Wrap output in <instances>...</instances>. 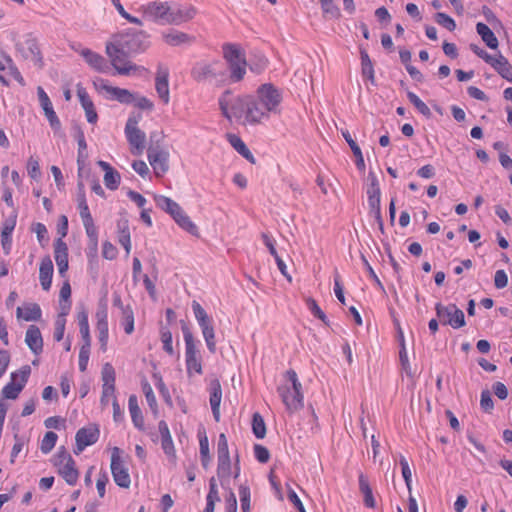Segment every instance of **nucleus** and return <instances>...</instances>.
I'll use <instances>...</instances> for the list:
<instances>
[{
	"label": "nucleus",
	"instance_id": "f257e3e1",
	"mask_svg": "<svg viewBox=\"0 0 512 512\" xmlns=\"http://www.w3.org/2000/svg\"><path fill=\"white\" fill-rule=\"evenodd\" d=\"M149 45V35L146 32L128 29L113 36L112 41L106 44V54L117 74L129 76L146 71L144 67L129 61L128 57L144 52Z\"/></svg>",
	"mask_w": 512,
	"mask_h": 512
},
{
	"label": "nucleus",
	"instance_id": "f03ea898",
	"mask_svg": "<svg viewBox=\"0 0 512 512\" xmlns=\"http://www.w3.org/2000/svg\"><path fill=\"white\" fill-rule=\"evenodd\" d=\"M285 378L287 383L278 387V393L287 410L295 412L304 406L302 384L297 373L292 369L286 371Z\"/></svg>",
	"mask_w": 512,
	"mask_h": 512
},
{
	"label": "nucleus",
	"instance_id": "7ed1b4c3",
	"mask_svg": "<svg viewBox=\"0 0 512 512\" xmlns=\"http://www.w3.org/2000/svg\"><path fill=\"white\" fill-rule=\"evenodd\" d=\"M218 104L222 115L226 119H244V122L246 123L249 95L233 96L231 90H225L219 97Z\"/></svg>",
	"mask_w": 512,
	"mask_h": 512
},
{
	"label": "nucleus",
	"instance_id": "20e7f679",
	"mask_svg": "<svg viewBox=\"0 0 512 512\" xmlns=\"http://www.w3.org/2000/svg\"><path fill=\"white\" fill-rule=\"evenodd\" d=\"M191 76L197 82L222 85L227 80V69L220 61L198 62L191 69Z\"/></svg>",
	"mask_w": 512,
	"mask_h": 512
},
{
	"label": "nucleus",
	"instance_id": "39448f33",
	"mask_svg": "<svg viewBox=\"0 0 512 512\" xmlns=\"http://www.w3.org/2000/svg\"><path fill=\"white\" fill-rule=\"evenodd\" d=\"M142 119L141 113H132L125 125V136L129 145L131 146V152L134 155H140L145 149V133L138 128V123Z\"/></svg>",
	"mask_w": 512,
	"mask_h": 512
},
{
	"label": "nucleus",
	"instance_id": "423d86ee",
	"mask_svg": "<svg viewBox=\"0 0 512 512\" xmlns=\"http://www.w3.org/2000/svg\"><path fill=\"white\" fill-rule=\"evenodd\" d=\"M192 310L194 316L198 322L199 327L201 328L202 335L205 339L208 350L211 353L216 352V341H215V332L213 327V320L204 308L197 301L192 302Z\"/></svg>",
	"mask_w": 512,
	"mask_h": 512
},
{
	"label": "nucleus",
	"instance_id": "0eeeda50",
	"mask_svg": "<svg viewBox=\"0 0 512 512\" xmlns=\"http://www.w3.org/2000/svg\"><path fill=\"white\" fill-rule=\"evenodd\" d=\"M435 311L443 325H449L454 329H459L466 324L464 312L453 303L446 306L440 302L436 303Z\"/></svg>",
	"mask_w": 512,
	"mask_h": 512
},
{
	"label": "nucleus",
	"instance_id": "6e6552de",
	"mask_svg": "<svg viewBox=\"0 0 512 512\" xmlns=\"http://www.w3.org/2000/svg\"><path fill=\"white\" fill-rule=\"evenodd\" d=\"M30 373L31 368L28 365L23 366L18 373H12L11 382L6 384L1 391V399L3 401L4 399H16L27 383Z\"/></svg>",
	"mask_w": 512,
	"mask_h": 512
},
{
	"label": "nucleus",
	"instance_id": "1a4fd4ad",
	"mask_svg": "<svg viewBox=\"0 0 512 512\" xmlns=\"http://www.w3.org/2000/svg\"><path fill=\"white\" fill-rule=\"evenodd\" d=\"M271 113H278V107L282 101V94L271 83L262 84L257 89L256 97Z\"/></svg>",
	"mask_w": 512,
	"mask_h": 512
},
{
	"label": "nucleus",
	"instance_id": "9d476101",
	"mask_svg": "<svg viewBox=\"0 0 512 512\" xmlns=\"http://www.w3.org/2000/svg\"><path fill=\"white\" fill-rule=\"evenodd\" d=\"M121 450L118 447H114L111 453V473L114 482L121 488H129L131 484L130 475L128 469L125 467L121 456Z\"/></svg>",
	"mask_w": 512,
	"mask_h": 512
},
{
	"label": "nucleus",
	"instance_id": "9b49d317",
	"mask_svg": "<svg viewBox=\"0 0 512 512\" xmlns=\"http://www.w3.org/2000/svg\"><path fill=\"white\" fill-rule=\"evenodd\" d=\"M147 156L157 177L163 176L169 169V153L161 145H149Z\"/></svg>",
	"mask_w": 512,
	"mask_h": 512
},
{
	"label": "nucleus",
	"instance_id": "f8f14e48",
	"mask_svg": "<svg viewBox=\"0 0 512 512\" xmlns=\"http://www.w3.org/2000/svg\"><path fill=\"white\" fill-rule=\"evenodd\" d=\"M144 16L160 24H169L170 4L153 1L141 7Z\"/></svg>",
	"mask_w": 512,
	"mask_h": 512
},
{
	"label": "nucleus",
	"instance_id": "ddd939ff",
	"mask_svg": "<svg viewBox=\"0 0 512 512\" xmlns=\"http://www.w3.org/2000/svg\"><path fill=\"white\" fill-rule=\"evenodd\" d=\"M100 435V430L97 425L80 428L75 436L76 446L74 449L75 454H80L87 446L95 444Z\"/></svg>",
	"mask_w": 512,
	"mask_h": 512
},
{
	"label": "nucleus",
	"instance_id": "4468645a",
	"mask_svg": "<svg viewBox=\"0 0 512 512\" xmlns=\"http://www.w3.org/2000/svg\"><path fill=\"white\" fill-rule=\"evenodd\" d=\"M95 86L105 91L108 97L113 100H117L122 104H132L135 100V94L128 89L111 86L104 79H99L95 82Z\"/></svg>",
	"mask_w": 512,
	"mask_h": 512
},
{
	"label": "nucleus",
	"instance_id": "2eb2a0df",
	"mask_svg": "<svg viewBox=\"0 0 512 512\" xmlns=\"http://www.w3.org/2000/svg\"><path fill=\"white\" fill-rule=\"evenodd\" d=\"M16 48L24 59L42 64V57L36 39L27 37L24 41L18 42Z\"/></svg>",
	"mask_w": 512,
	"mask_h": 512
},
{
	"label": "nucleus",
	"instance_id": "dca6fc26",
	"mask_svg": "<svg viewBox=\"0 0 512 512\" xmlns=\"http://www.w3.org/2000/svg\"><path fill=\"white\" fill-rule=\"evenodd\" d=\"M270 111L266 110V107L254 96L249 95V106L246 115V123L255 125L267 119Z\"/></svg>",
	"mask_w": 512,
	"mask_h": 512
},
{
	"label": "nucleus",
	"instance_id": "f3484780",
	"mask_svg": "<svg viewBox=\"0 0 512 512\" xmlns=\"http://www.w3.org/2000/svg\"><path fill=\"white\" fill-rule=\"evenodd\" d=\"M37 94H38L40 105H41L42 109L44 110V114L47 117L51 128L54 131L60 130L61 122L53 109L52 103H51L48 95L46 94L44 89L40 86L37 88Z\"/></svg>",
	"mask_w": 512,
	"mask_h": 512
},
{
	"label": "nucleus",
	"instance_id": "a211bd4d",
	"mask_svg": "<svg viewBox=\"0 0 512 512\" xmlns=\"http://www.w3.org/2000/svg\"><path fill=\"white\" fill-rule=\"evenodd\" d=\"M196 10L191 5H170L169 24L179 25L194 18Z\"/></svg>",
	"mask_w": 512,
	"mask_h": 512
},
{
	"label": "nucleus",
	"instance_id": "6ab92c4d",
	"mask_svg": "<svg viewBox=\"0 0 512 512\" xmlns=\"http://www.w3.org/2000/svg\"><path fill=\"white\" fill-rule=\"evenodd\" d=\"M17 214L14 212L10 217L4 220L1 227V246L3 252L8 255L12 248V233L16 226Z\"/></svg>",
	"mask_w": 512,
	"mask_h": 512
},
{
	"label": "nucleus",
	"instance_id": "aec40b11",
	"mask_svg": "<svg viewBox=\"0 0 512 512\" xmlns=\"http://www.w3.org/2000/svg\"><path fill=\"white\" fill-rule=\"evenodd\" d=\"M54 257L58 266L59 274L63 277L68 270V247L66 243L58 238L54 242Z\"/></svg>",
	"mask_w": 512,
	"mask_h": 512
},
{
	"label": "nucleus",
	"instance_id": "412c9836",
	"mask_svg": "<svg viewBox=\"0 0 512 512\" xmlns=\"http://www.w3.org/2000/svg\"><path fill=\"white\" fill-rule=\"evenodd\" d=\"M169 71L167 68L159 66L156 79H155V88L156 91L161 98V100L167 104L169 102Z\"/></svg>",
	"mask_w": 512,
	"mask_h": 512
},
{
	"label": "nucleus",
	"instance_id": "4be33fe9",
	"mask_svg": "<svg viewBox=\"0 0 512 512\" xmlns=\"http://www.w3.org/2000/svg\"><path fill=\"white\" fill-rule=\"evenodd\" d=\"M25 342L29 349L36 355L43 350V339L40 329L35 325H30L26 331Z\"/></svg>",
	"mask_w": 512,
	"mask_h": 512
},
{
	"label": "nucleus",
	"instance_id": "5701e85b",
	"mask_svg": "<svg viewBox=\"0 0 512 512\" xmlns=\"http://www.w3.org/2000/svg\"><path fill=\"white\" fill-rule=\"evenodd\" d=\"M77 95L80 100L81 106L85 110L87 121L92 124L96 123L98 120V115L86 89L78 86Z\"/></svg>",
	"mask_w": 512,
	"mask_h": 512
},
{
	"label": "nucleus",
	"instance_id": "b1692460",
	"mask_svg": "<svg viewBox=\"0 0 512 512\" xmlns=\"http://www.w3.org/2000/svg\"><path fill=\"white\" fill-rule=\"evenodd\" d=\"M222 399V389L218 380H213L210 384V406L216 422L220 421V404Z\"/></svg>",
	"mask_w": 512,
	"mask_h": 512
},
{
	"label": "nucleus",
	"instance_id": "393cba45",
	"mask_svg": "<svg viewBox=\"0 0 512 512\" xmlns=\"http://www.w3.org/2000/svg\"><path fill=\"white\" fill-rule=\"evenodd\" d=\"M216 472L222 488H226V486L229 485V478L232 474V463L230 456L217 458Z\"/></svg>",
	"mask_w": 512,
	"mask_h": 512
},
{
	"label": "nucleus",
	"instance_id": "a878e982",
	"mask_svg": "<svg viewBox=\"0 0 512 512\" xmlns=\"http://www.w3.org/2000/svg\"><path fill=\"white\" fill-rule=\"evenodd\" d=\"M53 276V263L49 256L42 259L39 268V280L42 288L48 291L51 287Z\"/></svg>",
	"mask_w": 512,
	"mask_h": 512
},
{
	"label": "nucleus",
	"instance_id": "bb28decb",
	"mask_svg": "<svg viewBox=\"0 0 512 512\" xmlns=\"http://www.w3.org/2000/svg\"><path fill=\"white\" fill-rule=\"evenodd\" d=\"M80 54L93 69H95L99 72L107 71V69H108L107 61L100 54H98L90 49H83Z\"/></svg>",
	"mask_w": 512,
	"mask_h": 512
},
{
	"label": "nucleus",
	"instance_id": "cd10ccee",
	"mask_svg": "<svg viewBox=\"0 0 512 512\" xmlns=\"http://www.w3.org/2000/svg\"><path fill=\"white\" fill-rule=\"evenodd\" d=\"M59 475L66 481L68 485H75L79 478V472L76 468L75 460L65 463L57 467Z\"/></svg>",
	"mask_w": 512,
	"mask_h": 512
},
{
	"label": "nucleus",
	"instance_id": "c85d7f7f",
	"mask_svg": "<svg viewBox=\"0 0 512 512\" xmlns=\"http://www.w3.org/2000/svg\"><path fill=\"white\" fill-rule=\"evenodd\" d=\"M16 315L18 319L22 318L25 321H38L41 318L42 311L37 303H29L23 308L17 307Z\"/></svg>",
	"mask_w": 512,
	"mask_h": 512
},
{
	"label": "nucleus",
	"instance_id": "c756f323",
	"mask_svg": "<svg viewBox=\"0 0 512 512\" xmlns=\"http://www.w3.org/2000/svg\"><path fill=\"white\" fill-rule=\"evenodd\" d=\"M181 329L185 341V358L200 355V352L196 346L195 338L190 328L184 321H181Z\"/></svg>",
	"mask_w": 512,
	"mask_h": 512
},
{
	"label": "nucleus",
	"instance_id": "7c9ffc66",
	"mask_svg": "<svg viewBox=\"0 0 512 512\" xmlns=\"http://www.w3.org/2000/svg\"><path fill=\"white\" fill-rule=\"evenodd\" d=\"M490 65L502 78L512 83V66L503 55L500 54L498 57H494Z\"/></svg>",
	"mask_w": 512,
	"mask_h": 512
},
{
	"label": "nucleus",
	"instance_id": "2f4dec72",
	"mask_svg": "<svg viewBox=\"0 0 512 512\" xmlns=\"http://www.w3.org/2000/svg\"><path fill=\"white\" fill-rule=\"evenodd\" d=\"M128 406L134 426L139 430H144V417L138 405V399L136 395L129 396Z\"/></svg>",
	"mask_w": 512,
	"mask_h": 512
},
{
	"label": "nucleus",
	"instance_id": "473e14b6",
	"mask_svg": "<svg viewBox=\"0 0 512 512\" xmlns=\"http://www.w3.org/2000/svg\"><path fill=\"white\" fill-rule=\"evenodd\" d=\"M228 141L230 145L246 160L250 163H255V158L246 144L242 141L240 137L235 134L228 135Z\"/></svg>",
	"mask_w": 512,
	"mask_h": 512
},
{
	"label": "nucleus",
	"instance_id": "72a5a7b5",
	"mask_svg": "<svg viewBox=\"0 0 512 512\" xmlns=\"http://www.w3.org/2000/svg\"><path fill=\"white\" fill-rule=\"evenodd\" d=\"M359 490L363 495L364 504L368 508H375L376 501L373 496L369 481L363 474L359 475Z\"/></svg>",
	"mask_w": 512,
	"mask_h": 512
},
{
	"label": "nucleus",
	"instance_id": "f704fd0d",
	"mask_svg": "<svg viewBox=\"0 0 512 512\" xmlns=\"http://www.w3.org/2000/svg\"><path fill=\"white\" fill-rule=\"evenodd\" d=\"M476 31L490 49H496L498 47L499 43L497 37L486 24L482 22L477 23Z\"/></svg>",
	"mask_w": 512,
	"mask_h": 512
},
{
	"label": "nucleus",
	"instance_id": "c9c22d12",
	"mask_svg": "<svg viewBox=\"0 0 512 512\" xmlns=\"http://www.w3.org/2000/svg\"><path fill=\"white\" fill-rule=\"evenodd\" d=\"M246 59H241L240 61H232L228 63V68L230 70L229 78L231 82L236 83L241 81L246 74Z\"/></svg>",
	"mask_w": 512,
	"mask_h": 512
},
{
	"label": "nucleus",
	"instance_id": "e433bc0d",
	"mask_svg": "<svg viewBox=\"0 0 512 512\" xmlns=\"http://www.w3.org/2000/svg\"><path fill=\"white\" fill-rule=\"evenodd\" d=\"M220 500L215 477L209 480V492L206 497V507L203 512H214L215 503Z\"/></svg>",
	"mask_w": 512,
	"mask_h": 512
},
{
	"label": "nucleus",
	"instance_id": "4c0bfd02",
	"mask_svg": "<svg viewBox=\"0 0 512 512\" xmlns=\"http://www.w3.org/2000/svg\"><path fill=\"white\" fill-rule=\"evenodd\" d=\"M163 39L169 45L178 46V45H181V44H184V43L191 42L192 37L189 36L186 33L173 30V31H171L169 33H164L163 34Z\"/></svg>",
	"mask_w": 512,
	"mask_h": 512
},
{
	"label": "nucleus",
	"instance_id": "58836bf2",
	"mask_svg": "<svg viewBox=\"0 0 512 512\" xmlns=\"http://www.w3.org/2000/svg\"><path fill=\"white\" fill-rule=\"evenodd\" d=\"M222 49H223V57L227 61V63L232 62V61H240L241 59L245 58L240 47L236 44L225 43L223 45Z\"/></svg>",
	"mask_w": 512,
	"mask_h": 512
},
{
	"label": "nucleus",
	"instance_id": "ea45409f",
	"mask_svg": "<svg viewBox=\"0 0 512 512\" xmlns=\"http://www.w3.org/2000/svg\"><path fill=\"white\" fill-rule=\"evenodd\" d=\"M77 202L81 219H87L89 217H92L86 201L84 185L81 182L78 183Z\"/></svg>",
	"mask_w": 512,
	"mask_h": 512
},
{
	"label": "nucleus",
	"instance_id": "a19ab883",
	"mask_svg": "<svg viewBox=\"0 0 512 512\" xmlns=\"http://www.w3.org/2000/svg\"><path fill=\"white\" fill-rule=\"evenodd\" d=\"M121 325L126 334L130 335L134 331V312L130 305H126L121 312Z\"/></svg>",
	"mask_w": 512,
	"mask_h": 512
},
{
	"label": "nucleus",
	"instance_id": "79ce46f5",
	"mask_svg": "<svg viewBox=\"0 0 512 512\" xmlns=\"http://www.w3.org/2000/svg\"><path fill=\"white\" fill-rule=\"evenodd\" d=\"M239 497H240V504H241V511L242 512H250L251 510V491L248 484L242 483L239 485L238 488Z\"/></svg>",
	"mask_w": 512,
	"mask_h": 512
},
{
	"label": "nucleus",
	"instance_id": "37998d69",
	"mask_svg": "<svg viewBox=\"0 0 512 512\" xmlns=\"http://www.w3.org/2000/svg\"><path fill=\"white\" fill-rule=\"evenodd\" d=\"M360 59H361V69L364 77L373 80L374 79V68L372 61L367 53V51L363 48L360 49Z\"/></svg>",
	"mask_w": 512,
	"mask_h": 512
},
{
	"label": "nucleus",
	"instance_id": "c03bdc74",
	"mask_svg": "<svg viewBox=\"0 0 512 512\" xmlns=\"http://www.w3.org/2000/svg\"><path fill=\"white\" fill-rule=\"evenodd\" d=\"M407 98L423 116L426 118L432 116L430 108L414 92L408 91Z\"/></svg>",
	"mask_w": 512,
	"mask_h": 512
},
{
	"label": "nucleus",
	"instance_id": "a18cd8bd",
	"mask_svg": "<svg viewBox=\"0 0 512 512\" xmlns=\"http://www.w3.org/2000/svg\"><path fill=\"white\" fill-rule=\"evenodd\" d=\"M160 338H161V342L163 343V350L167 354L173 356L175 354V351H174V348L172 345L173 338H172V333L168 327L161 326Z\"/></svg>",
	"mask_w": 512,
	"mask_h": 512
},
{
	"label": "nucleus",
	"instance_id": "49530a36",
	"mask_svg": "<svg viewBox=\"0 0 512 512\" xmlns=\"http://www.w3.org/2000/svg\"><path fill=\"white\" fill-rule=\"evenodd\" d=\"M252 430L256 438L262 439L266 435V425L259 413H254L252 418Z\"/></svg>",
	"mask_w": 512,
	"mask_h": 512
},
{
	"label": "nucleus",
	"instance_id": "de8ad7c7",
	"mask_svg": "<svg viewBox=\"0 0 512 512\" xmlns=\"http://www.w3.org/2000/svg\"><path fill=\"white\" fill-rule=\"evenodd\" d=\"M182 229L187 231L193 236L198 235L197 226L191 221L190 217L183 212L178 218L174 220Z\"/></svg>",
	"mask_w": 512,
	"mask_h": 512
},
{
	"label": "nucleus",
	"instance_id": "09e8293b",
	"mask_svg": "<svg viewBox=\"0 0 512 512\" xmlns=\"http://www.w3.org/2000/svg\"><path fill=\"white\" fill-rule=\"evenodd\" d=\"M199 445H200L201 464L205 469H207L211 462V456H210V452H209L208 438L205 434L202 437H200Z\"/></svg>",
	"mask_w": 512,
	"mask_h": 512
},
{
	"label": "nucleus",
	"instance_id": "8fccbe9b",
	"mask_svg": "<svg viewBox=\"0 0 512 512\" xmlns=\"http://www.w3.org/2000/svg\"><path fill=\"white\" fill-rule=\"evenodd\" d=\"M75 138L78 143V159L77 162L79 165L83 162V159L87 156L84 151L87 148L84 132L78 128L75 134ZM79 175H81V166H79Z\"/></svg>",
	"mask_w": 512,
	"mask_h": 512
},
{
	"label": "nucleus",
	"instance_id": "3c124183",
	"mask_svg": "<svg viewBox=\"0 0 512 512\" xmlns=\"http://www.w3.org/2000/svg\"><path fill=\"white\" fill-rule=\"evenodd\" d=\"M325 17L339 18L340 9L334 4V0H319Z\"/></svg>",
	"mask_w": 512,
	"mask_h": 512
},
{
	"label": "nucleus",
	"instance_id": "603ef678",
	"mask_svg": "<svg viewBox=\"0 0 512 512\" xmlns=\"http://www.w3.org/2000/svg\"><path fill=\"white\" fill-rule=\"evenodd\" d=\"M185 362L188 376H191L193 372L199 375L203 373L200 355L187 357L185 358Z\"/></svg>",
	"mask_w": 512,
	"mask_h": 512
},
{
	"label": "nucleus",
	"instance_id": "864d4df0",
	"mask_svg": "<svg viewBox=\"0 0 512 512\" xmlns=\"http://www.w3.org/2000/svg\"><path fill=\"white\" fill-rule=\"evenodd\" d=\"M121 176L114 168L104 174V184L110 190H116L119 187Z\"/></svg>",
	"mask_w": 512,
	"mask_h": 512
},
{
	"label": "nucleus",
	"instance_id": "5fc2aeb1",
	"mask_svg": "<svg viewBox=\"0 0 512 512\" xmlns=\"http://www.w3.org/2000/svg\"><path fill=\"white\" fill-rule=\"evenodd\" d=\"M57 439L58 436L56 433L52 431L47 432L41 441L40 449L42 453L48 454L49 452H51L56 445Z\"/></svg>",
	"mask_w": 512,
	"mask_h": 512
},
{
	"label": "nucleus",
	"instance_id": "6e6d98bb",
	"mask_svg": "<svg viewBox=\"0 0 512 512\" xmlns=\"http://www.w3.org/2000/svg\"><path fill=\"white\" fill-rule=\"evenodd\" d=\"M4 60H5V69H8L9 71V74L19 83L21 84L22 86L25 85V81H24V78L23 76L21 75L20 71L18 70V68L16 67L14 61L12 60V58L8 55H5L4 56Z\"/></svg>",
	"mask_w": 512,
	"mask_h": 512
},
{
	"label": "nucleus",
	"instance_id": "4d7b16f0",
	"mask_svg": "<svg viewBox=\"0 0 512 512\" xmlns=\"http://www.w3.org/2000/svg\"><path fill=\"white\" fill-rule=\"evenodd\" d=\"M154 201L158 208L169 213L172 208H177V202L164 195H154Z\"/></svg>",
	"mask_w": 512,
	"mask_h": 512
},
{
	"label": "nucleus",
	"instance_id": "13d9d810",
	"mask_svg": "<svg viewBox=\"0 0 512 512\" xmlns=\"http://www.w3.org/2000/svg\"><path fill=\"white\" fill-rule=\"evenodd\" d=\"M96 329L98 332L100 348L102 351H106L109 337L108 323H97Z\"/></svg>",
	"mask_w": 512,
	"mask_h": 512
},
{
	"label": "nucleus",
	"instance_id": "bf43d9fd",
	"mask_svg": "<svg viewBox=\"0 0 512 512\" xmlns=\"http://www.w3.org/2000/svg\"><path fill=\"white\" fill-rule=\"evenodd\" d=\"M435 21L440 26L446 28L448 31H454L456 28L455 21L447 14L438 12L435 14Z\"/></svg>",
	"mask_w": 512,
	"mask_h": 512
},
{
	"label": "nucleus",
	"instance_id": "052dcab7",
	"mask_svg": "<svg viewBox=\"0 0 512 512\" xmlns=\"http://www.w3.org/2000/svg\"><path fill=\"white\" fill-rule=\"evenodd\" d=\"M227 491L225 495V512H237V498L233 490L226 486L224 488Z\"/></svg>",
	"mask_w": 512,
	"mask_h": 512
},
{
	"label": "nucleus",
	"instance_id": "680f3d73",
	"mask_svg": "<svg viewBox=\"0 0 512 512\" xmlns=\"http://www.w3.org/2000/svg\"><path fill=\"white\" fill-rule=\"evenodd\" d=\"M268 60L263 55L255 56L254 60H250L249 68L252 72L260 74L267 67Z\"/></svg>",
	"mask_w": 512,
	"mask_h": 512
},
{
	"label": "nucleus",
	"instance_id": "e2e57ef3",
	"mask_svg": "<svg viewBox=\"0 0 512 512\" xmlns=\"http://www.w3.org/2000/svg\"><path fill=\"white\" fill-rule=\"evenodd\" d=\"M399 463L402 470V476L404 478L405 484L408 490H411V482H412V472L409 466L407 459L404 456H400Z\"/></svg>",
	"mask_w": 512,
	"mask_h": 512
},
{
	"label": "nucleus",
	"instance_id": "0e129e2a",
	"mask_svg": "<svg viewBox=\"0 0 512 512\" xmlns=\"http://www.w3.org/2000/svg\"><path fill=\"white\" fill-rule=\"evenodd\" d=\"M103 385H115V371L110 363H106L102 368Z\"/></svg>",
	"mask_w": 512,
	"mask_h": 512
},
{
	"label": "nucleus",
	"instance_id": "69168bd1",
	"mask_svg": "<svg viewBox=\"0 0 512 512\" xmlns=\"http://www.w3.org/2000/svg\"><path fill=\"white\" fill-rule=\"evenodd\" d=\"M253 449L254 456L260 463H267L269 461L270 452L265 446L261 444H255Z\"/></svg>",
	"mask_w": 512,
	"mask_h": 512
},
{
	"label": "nucleus",
	"instance_id": "338daca9",
	"mask_svg": "<svg viewBox=\"0 0 512 512\" xmlns=\"http://www.w3.org/2000/svg\"><path fill=\"white\" fill-rule=\"evenodd\" d=\"M307 305H308V308L311 311V313L316 318L320 319L322 322L327 324V317H326L325 313L320 309V307L318 306V304L316 303V301L314 299L309 298L307 300Z\"/></svg>",
	"mask_w": 512,
	"mask_h": 512
},
{
	"label": "nucleus",
	"instance_id": "774afa93",
	"mask_svg": "<svg viewBox=\"0 0 512 512\" xmlns=\"http://www.w3.org/2000/svg\"><path fill=\"white\" fill-rule=\"evenodd\" d=\"M480 406L485 412H491L494 408L491 393L488 390L481 392Z\"/></svg>",
	"mask_w": 512,
	"mask_h": 512
}]
</instances>
